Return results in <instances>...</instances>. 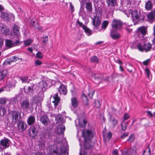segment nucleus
<instances>
[{"instance_id": "1", "label": "nucleus", "mask_w": 155, "mask_h": 155, "mask_svg": "<svg viewBox=\"0 0 155 155\" xmlns=\"http://www.w3.org/2000/svg\"><path fill=\"white\" fill-rule=\"evenodd\" d=\"M82 134L84 139V147L87 149L92 147L91 145V139L93 137V132L92 131L87 129L82 131Z\"/></svg>"}, {"instance_id": "2", "label": "nucleus", "mask_w": 155, "mask_h": 155, "mask_svg": "<svg viewBox=\"0 0 155 155\" xmlns=\"http://www.w3.org/2000/svg\"><path fill=\"white\" fill-rule=\"evenodd\" d=\"M21 113L18 111H12L9 115V118L13 124H15L18 120V116L21 117Z\"/></svg>"}, {"instance_id": "3", "label": "nucleus", "mask_w": 155, "mask_h": 155, "mask_svg": "<svg viewBox=\"0 0 155 155\" xmlns=\"http://www.w3.org/2000/svg\"><path fill=\"white\" fill-rule=\"evenodd\" d=\"M10 144V140L8 138L4 137L0 141V149H5L9 147Z\"/></svg>"}, {"instance_id": "4", "label": "nucleus", "mask_w": 155, "mask_h": 155, "mask_svg": "<svg viewBox=\"0 0 155 155\" xmlns=\"http://www.w3.org/2000/svg\"><path fill=\"white\" fill-rule=\"evenodd\" d=\"M37 87V86L36 84L33 83L30 84L27 89L26 92V94L30 95H32L34 92H36L38 91Z\"/></svg>"}, {"instance_id": "5", "label": "nucleus", "mask_w": 155, "mask_h": 155, "mask_svg": "<svg viewBox=\"0 0 155 155\" xmlns=\"http://www.w3.org/2000/svg\"><path fill=\"white\" fill-rule=\"evenodd\" d=\"M131 16L133 21L134 23H137L141 17L140 12L139 11L135 10L131 12Z\"/></svg>"}, {"instance_id": "6", "label": "nucleus", "mask_w": 155, "mask_h": 155, "mask_svg": "<svg viewBox=\"0 0 155 155\" xmlns=\"http://www.w3.org/2000/svg\"><path fill=\"white\" fill-rule=\"evenodd\" d=\"M111 25L113 29L115 30L120 29L123 25L122 22L120 20L117 19L113 20Z\"/></svg>"}, {"instance_id": "7", "label": "nucleus", "mask_w": 155, "mask_h": 155, "mask_svg": "<svg viewBox=\"0 0 155 155\" xmlns=\"http://www.w3.org/2000/svg\"><path fill=\"white\" fill-rule=\"evenodd\" d=\"M137 47L138 49L141 51H145L147 52L150 51L151 48V45L149 43L144 44L142 46L140 44L137 45Z\"/></svg>"}, {"instance_id": "8", "label": "nucleus", "mask_w": 155, "mask_h": 155, "mask_svg": "<svg viewBox=\"0 0 155 155\" xmlns=\"http://www.w3.org/2000/svg\"><path fill=\"white\" fill-rule=\"evenodd\" d=\"M20 44L18 40L15 41H13L9 39H7L5 41V44L6 47L8 48H10L17 46Z\"/></svg>"}, {"instance_id": "9", "label": "nucleus", "mask_w": 155, "mask_h": 155, "mask_svg": "<svg viewBox=\"0 0 155 155\" xmlns=\"http://www.w3.org/2000/svg\"><path fill=\"white\" fill-rule=\"evenodd\" d=\"M92 19L93 25L95 27H97L100 26L101 23V20L97 15H94V18H92Z\"/></svg>"}, {"instance_id": "10", "label": "nucleus", "mask_w": 155, "mask_h": 155, "mask_svg": "<svg viewBox=\"0 0 155 155\" xmlns=\"http://www.w3.org/2000/svg\"><path fill=\"white\" fill-rule=\"evenodd\" d=\"M40 121L41 123L45 126L48 125L50 122L48 116L46 115H44L41 116Z\"/></svg>"}, {"instance_id": "11", "label": "nucleus", "mask_w": 155, "mask_h": 155, "mask_svg": "<svg viewBox=\"0 0 155 155\" xmlns=\"http://www.w3.org/2000/svg\"><path fill=\"white\" fill-rule=\"evenodd\" d=\"M94 82L97 85H99L101 80L103 79V75L99 74H94Z\"/></svg>"}, {"instance_id": "12", "label": "nucleus", "mask_w": 155, "mask_h": 155, "mask_svg": "<svg viewBox=\"0 0 155 155\" xmlns=\"http://www.w3.org/2000/svg\"><path fill=\"white\" fill-rule=\"evenodd\" d=\"M33 99V103L37 105L41 104V102L43 100L42 98L38 94L35 96Z\"/></svg>"}, {"instance_id": "13", "label": "nucleus", "mask_w": 155, "mask_h": 155, "mask_svg": "<svg viewBox=\"0 0 155 155\" xmlns=\"http://www.w3.org/2000/svg\"><path fill=\"white\" fill-rule=\"evenodd\" d=\"M17 126L18 129L22 131L25 130L27 128L26 124L23 121L21 120L18 121Z\"/></svg>"}, {"instance_id": "14", "label": "nucleus", "mask_w": 155, "mask_h": 155, "mask_svg": "<svg viewBox=\"0 0 155 155\" xmlns=\"http://www.w3.org/2000/svg\"><path fill=\"white\" fill-rule=\"evenodd\" d=\"M109 123L110 127L114 128L117 124L118 121L115 117H110L109 119Z\"/></svg>"}, {"instance_id": "15", "label": "nucleus", "mask_w": 155, "mask_h": 155, "mask_svg": "<svg viewBox=\"0 0 155 155\" xmlns=\"http://www.w3.org/2000/svg\"><path fill=\"white\" fill-rule=\"evenodd\" d=\"M55 120L56 121V124H63L64 123L62 115L60 114L56 115Z\"/></svg>"}, {"instance_id": "16", "label": "nucleus", "mask_w": 155, "mask_h": 155, "mask_svg": "<svg viewBox=\"0 0 155 155\" xmlns=\"http://www.w3.org/2000/svg\"><path fill=\"white\" fill-rule=\"evenodd\" d=\"M60 94L65 95L67 94V87L64 85L60 86L58 90Z\"/></svg>"}, {"instance_id": "17", "label": "nucleus", "mask_w": 155, "mask_h": 155, "mask_svg": "<svg viewBox=\"0 0 155 155\" xmlns=\"http://www.w3.org/2000/svg\"><path fill=\"white\" fill-rule=\"evenodd\" d=\"M9 74L8 71L7 69L3 70L0 73V81L6 78Z\"/></svg>"}, {"instance_id": "18", "label": "nucleus", "mask_w": 155, "mask_h": 155, "mask_svg": "<svg viewBox=\"0 0 155 155\" xmlns=\"http://www.w3.org/2000/svg\"><path fill=\"white\" fill-rule=\"evenodd\" d=\"M58 96V94L56 93L54 95L53 97L54 100L52 101V102L54 103L55 107H56L58 105L60 100L59 97Z\"/></svg>"}, {"instance_id": "19", "label": "nucleus", "mask_w": 155, "mask_h": 155, "mask_svg": "<svg viewBox=\"0 0 155 155\" xmlns=\"http://www.w3.org/2000/svg\"><path fill=\"white\" fill-rule=\"evenodd\" d=\"M35 126H32L30 128V130L29 134L30 136L34 138L37 135V132L35 131Z\"/></svg>"}, {"instance_id": "20", "label": "nucleus", "mask_w": 155, "mask_h": 155, "mask_svg": "<svg viewBox=\"0 0 155 155\" xmlns=\"http://www.w3.org/2000/svg\"><path fill=\"white\" fill-rule=\"evenodd\" d=\"M35 116L31 115L29 116L28 119L27 123L29 125H31L35 122Z\"/></svg>"}, {"instance_id": "21", "label": "nucleus", "mask_w": 155, "mask_h": 155, "mask_svg": "<svg viewBox=\"0 0 155 155\" xmlns=\"http://www.w3.org/2000/svg\"><path fill=\"white\" fill-rule=\"evenodd\" d=\"M147 18L151 21H154L155 19V9L150 12L147 15Z\"/></svg>"}, {"instance_id": "22", "label": "nucleus", "mask_w": 155, "mask_h": 155, "mask_svg": "<svg viewBox=\"0 0 155 155\" xmlns=\"http://www.w3.org/2000/svg\"><path fill=\"white\" fill-rule=\"evenodd\" d=\"M29 106V102L27 100L23 101L21 104V107L23 109H28Z\"/></svg>"}, {"instance_id": "23", "label": "nucleus", "mask_w": 155, "mask_h": 155, "mask_svg": "<svg viewBox=\"0 0 155 155\" xmlns=\"http://www.w3.org/2000/svg\"><path fill=\"white\" fill-rule=\"evenodd\" d=\"M106 3L108 6H115L117 5V0H106Z\"/></svg>"}, {"instance_id": "24", "label": "nucleus", "mask_w": 155, "mask_h": 155, "mask_svg": "<svg viewBox=\"0 0 155 155\" xmlns=\"http://www.w3.org/2000/svg\"><path fill=\"white\" fill-rule=\"evenodd\" d=\"M65 130V126L62 124H61L58 125L57 131L59 134H63Z\"/></svg>"}, {"instance_id": "25", "label": "nucleus", "mask_w": 155, "mask_h": 155, "mask_svg": "<svg viewBox=\"0 0 155 155\" xmlns=\"http://www.w3.org/2000/svg\"><path fill=\"white\" fill-rule=\"evenodd\" d=\"M153 7V4L151 1H148L145 4V8L147 11L151 10Z\"/></svg>"}, {"instance_id": "26", "label": "nucleus", "mask_w": 155, "mask_h": 155, "mask_svg": "<svg viewBox=\"0 0 155 155\" xmlns=\"http://www.w3.org/2000/svg\"><path fill=\"white\" fill-rule=\"evenodd\" d=\"M46 86L47 84L45 81H42L38 84V87H37V89H38V90H39V88L41 90H42Z\"/></svg>"}, {"instance_id": "27", "label": "nucleus", "mask_w": 155, "mask_h": 155, "mask_svg": "<svg viewBox=\"0 0 155 155\" xmlns=\"http://www.w3.org/2000/svg\"><path fill=\"white\" fill-rule=\"evenodd\" d=\"M137 32L138 33H140L142 34L143 36L146 33V29L143 26L140 27L137 29Z\"/></svg>"}, {"instance_id": "28", "label": "nucleus", "mask_w": 155, "mask_h": 155, "mask_svg": "<svg viewBox=\"0 0 155 155\" xmlns=\"http://www.w3.org/2000/svg\"><path fill=\"white\" fill-rule=\"evenodd\" d=\"M1 16L5 20L8 21L10 18V15L8 14L5 13V12H2Z\"/></svg>"}, {"instance_id": "29", "label": "nucleus", "mask_w": 155, "mask_h": 155, "mask_svg": "<svg viewBox=\"0 0 155 155\" xmlns=\"http://www.w3.org/2000/svg\"><path fill=\"white\" fill-rule=\"evenodd\" d=\"M19 27L17 25H15L13 28V31L15 35H18L19 34Z\"/></svg>"}, {"instance_id": "30", "label": "nucleus", "mask_w": 155, "mask_h": 155, "mask_svg": "<svg viewBox=\"0 0 155 155\" xmlns=\"http://www.w3.org/2000/svg\"><path fill=\"white\" fill-rule=\"evenodd\" d=\"M71 102L72 105L74 107H76L77 106L78 101L76 97H72L71 99Z\"/></svg>"}, {"instance_id": "31", "label": "nucleus", "mask_w": 155, "mask_h": 155, "mask_svg": "<svg viewBox=\"0 0 155 155\" xmlns=\"http://www.w3.org/2000/svg\"><path fill=\"white\" fill-rule=\"evenodd\" d=\"M6 113V110L3 106L0 105V117L4 116Z\"/></svg>"}, {"instance_id": "32", "label": "nucleus", "mask_w": 155, "mask_h": 155, "mask_svg": "<svg viewBox=\"0 0 155 155\" xmlns=\"http://www.w3.org/2000/svg\"><path fill=\"white\" fill-rule=\"evenodd\" d=\"M110 35L113 38L115 39H117L120 37V35L119 34L115 33L112 30L111 31Z\"/></svg>"}, {"instance_id": "33", "label": "nucleus", "mask_w": 155, "mask_h": 155, "mask_svg": "<svg viewBox=\"0 0 155 155\" xmlns=\"http://www.w3.org/2000/svg\"><path fill=\"white\" fill-rule=\"evenodd\" d=\"M125 154L126 155H137L136 151L133 149H130L129 151L125 152Z\"/></svg>"}, {"instance_id": "34", "label": "nucleus", "mask_w": 155, "mask_h": 155, "mask_svg": "<svg viewBox=\"0 0 155 155\" xmlns=\"http://www.w3.org/2000/svg\"><path fill=\"white\" fill-rule=\"evenodd\" d=\"M41 40L43 44L45 45H46L48 41V36L45 35V36L42 37L41 38Z\"/></svg>"}, {"instance_id": "35", "label": "nucleus", "mask_w": 155, "mask_h": 155, "mask_svg": "<svg viewBox=\"0 0 155 155\" xmlns=\"http://www.w3.org/2000/svg\"><path fill=\"white\" fill-rule=\"evenodd\" d=\"M85 7L87 10L91 12L92 11V5L91 3L88 2L86 3Z\"/></svg>"}, {"instance_id": "36", "label": "nucleus", "mask_w": 155, "mask_h": 155, "mask_svg": "<svg viewBox=\"0 0 155 155\" xmlns=\"http://www.w3.org/2000/svg\"><path fill=\"white\" fill-rule=\"evenodd\" d=\"M8 100L5 97H2L0 98V104L2 105L5 104L6 103L8 102Z\"/></svg>"}, {"instance_id": "37", "label": "nucleus", "mask_w": 155, "mask_h": 155, "mask_svg": "<svg viewBox=\"0 0 155 155\" xmlns=\"http://www.w3.org/2000/svg\"><path fill=\"white\" fill-rule=\"evenodd\" d=\"M150 150L149 147H147L145 149L143 153V155H150Z\"/></svg>"}, {"instance_id": "38", "label": "nucleus", "mask_w": 155, "mask_h": 155, "mask_svg": "<svg viewBox=\"0 0 155 155\" xmlns=\"http://www.w3.org/2000/svg\"><path fill=\"white\" fill-rule=\"evenodd\" d=\"M83 29L87 35L89 36L92 34V31L86 26H84V28Z\"/></svg>"}, {"instance_id": "39", "label": "nucleus", "mask_w": 155, "mask_h": 155, "mask_svg": "<svg viewBox=\"0 0 155 155\" xmlns=\"http://www.w3.org/2000/svg\"><path fill=\"white\" fill-rule=\"evenodd\" d=\"M35 23V22L34 21H31V24L35 28L38 29L39 30H41L42 29L41 27H40L39 24L38 23H37L36 24H34Z\"/></svg>"}, {"instance_id": "40", "label": "nucleus", "mask_w": 155, "mask_h": 155, "mask_svg": "<svg viewBox=\"0 0 155 155\" xmlns=\"http://www.w3.org/2000/svg\"><path fill=\"white\" fill-rule=\"evenodd\" d=\"M109 22L107 21H103L101 25V28L102 29H105L108 25Z\"/></svg>"}, {"instance_id": "41", "label": "nucleus", "mask_w": 155, "mask_h": 155, "mask_svg": "<svg viewBox=\"0 0 155 155\" xmlns=\"http://www.w3.org/2000/svg\"><path fill=\"white\" fill-rule=\"evenodd\" d=\"M82 99L84 104L85 105H87V104L88 99L86 95L84 94H83Z\"/></svg>"}, {"instance_id": "42", "label": "nucleus", "mask_w": 155, "mask_h": 155, "mask_svg": "<svg viewBox=\"0 0 155 155\" xmlns=\"http://www.w3.org/2000/svg\"><path fill=\"white\" fill-rule=\"evenodd\" d=\"M9 29L7 28L6 27L4 28L3 29L0 31L1 33L3 34L6 35L8 34V33L9 31Z\"/></svg>"}, {"instance_id": "43", "label": "nucleus", "mask_w": 155, "mask_h": 155, "mask_svg": "<svg viewBox=\"0 0 155 155\" xmlns=\"http://www.w3.org/2000/svg\"><path fill=\"white\" fill-rule=\"evenodd\" d=\"M90 61L91 62H95L98 63L99 60L97 57L95 56H92L90 60Z\"/></svg>"}, {"instance_id": "44", "label": "nucleus", "mask_w": 155, "mask_h": 155, "mask_svg": "<svg viewBox=\"0 0 155 155\" xmlns=\"http://www.w3.org/2000/svg\"><path fill=\"white\" fill-rule=\"evenodd\" d=\"M145 73L147 74V77L150 80V72L148 69L146 68L145 69Z\"/></svg>"}, {"instance_id": "45", "label": "nucleus", "mask_w": 155, "mask_h": 155, "mask_svg": "<svg viewBox=\"0 0 155 155\" xmlns=\"http://www.w3.org/2000/svg\"><path fill=\"white\" fill-rule=\"evenodd\" d=\"M19 59V58L15 56H12L10 58V60L12 62H16Z\"/></svg>"}, {"instance_id": "46", "label": "nucleus", "mask_w": 155, "mask_h": 155, "mask_svg": "<svg viewBox=\"0 0 155 155\" xmlns=\"http://www.w3.org/2000/svg\"><path fill=\"white\" fill-rule=\"evenodd\" d=\"M32 42L31 39H28L27 40L24 41V44L25 45L27 46L30 45L31 43Z\"/></svg>"}, {"instance_id": "47", "label": "nucleus", "mask_w": 155, "mask_h": 155, "mask_svg": "<svg viewBox=\"0 0 155 155\" xmlns=\"http://www.w3.org/2000/svg\"><path fill=\"white\" fill-rule=\"evenodd\" d=\"M87 123L85 119H84L83 120V123H81L80 121H79V124L81 127H83L85 126Z\"/></svg>"}, {"instance_id": "48", "label": "nucleus", "mask_w": 155, "mask_h": 155, "mask_svg": "<svg viewBox=\"0 0 155 155\" xmlns=\"http://www.w3.org/2000/svg\"><path fill=\"white\" fill-rule=\"evenodd\" d=\"M127 125L126 123H122L121 124L122 130H125L127 129Z\"/></svg>"}, {"instance_id": "49", "label": "nucleus", "mask_w": 155, "mask_h": 155, "mask_svg": "<svg viewBox=\"0 0 155 155\" xmlns=\"http://www.w3.org/2000/svg\"><path fill=\"white\" fill-rule=\"evenodd\" d=\"M131 12H132V11L130 9H128L124 11V12L127 15V17H129L130 13L131 14Z\"/></svg>"}, {"instance_id": "50", "label": "nucleus", "mask_w": 155, "mask_h": 155, "mask_svg": "<svg viewBox=\"0 0 155 155\" xmlns=\"http://www.w3.org/2000/svg\"><path fill=\"white\" fill-rule=\"evenodd\" d=\"M134 135H131L129 137L128 139V141H129L130 142H133L134 140Z\"/></svg>"}, {"instance_id": "51", "label": "nucleus", "mask_w": 155, "mask_h": 155, "mask_svg": "<svg viewBox=\"0 0 155 155\" xmlns=\"http://www.w3.org/2000/svg\"><path fill=\"white\" fill-rule=\"evenodd\" d=\"M36 56L37 58L40 59L42 58H43V54L42 53L40 52H38L36 54Z\"/></svg>"}, {"instance_id": "52", "label": "nucleus", "mask_w": 155, "mask_h": 155, "mask_svg": "<svg viewBox=\"0 0 155 155\" xmlns=\"http://www.w3.org/2000/svg\"><path fill=\"white\" fill-rule=\"evenodd\" d=\"M77 23L78 24L80 27H82L83 29L84 28V26H85V25H83L82 23L80 22L78 20L77 21Z\"/></svg>"}, {"instance_id": "53", "label": "nucleus", "mask_w": 155, "mask_h": 155, "mask_svg": "<svg viewBox=\"0 0 155 155\" xmlns=\"http://www.w3.org/2000/svg\"><path fill=\"white\" fill-rule=\"evenodd\" d=\"M95 107L97 108H99L100 107L101 104L99 101H95Z\"/></svg>"}, {"instance_id": "54", "label": "nucleus", "mask_w": 155, "mask_h": 155, "mask_svg": "<svg viewBox=\"0 0 155 155\" xmlns=\"http://www.w3.org/2000/svg\"><path fill=\"white\" fill-rule=\"evenodd\" d=\"M128 133L127 132L124 133L121 135V138L122 139L124 138L125 137L128 136Z\"/></svg>"}, {"instance_id": "55", "label": "nucleus", "mask_w": 155, "mask_h": 155, "mask_svg": "<svg viewBox=\"0 0 155 155\" xmlns=\"http://www.w3.org/2000/svg\"><path fill=\"white\" fill-rule=\"evenodd\" d=\"M41 64V62L39 60H37L35 61V64L36 65H40Z\"/></svg>"}, {"instance_id": "56", "label": "nucleus", "mask_w": 155, "mask_h": 155, "mask_svg": "<svg viewBox=\"0 0 155 155\" xmlns=\"http://www.w3.org/2000/svg\"><path fill=\"white\" fill-rule=\"evenodd\" d=\"M94 91H90L89 93L88 94V95L91 98H92V97H93V96L94 94Z\"/></svg>"}, {"instance_id": "57", "label": "nucleus", "mask_w": 155, "mask_h": 155, "mask_svg": "<svg viewBox=\"0 0 155 155\" xmlns=\"http://www.w3.org/2000/svg\"><path fill=\"white\" fill-rule=\"evenodd\" d=\"M4 42L3 39L0 37V48H1L3 45Z\"/></svg>"}, {"instance_id": "58", "label": "nucleus", "mask_w": 155, "mask_h": 155, "mask_svg": "<svg viewBox=\"0 0 155 155\" xmlns=\"http://www.w3.org/2000/svg\"><path fill=\"white\" fill-rule=\"evenodd\" d=\"M6 26L5 25L2 23H0V31H1Z\"/></svg>"}, {"instance_id": "59", "label": "nucleus", "mask_w": 155, "mask_h": 155, "mask_svg": "<svg viewBox=\"0 0 155 155\" xmlns=\"http://www.w3.org/2000/svg\"><path fill=\"white\" fill-rule=\"evenodd\" d=\"M70 8H71V12H74V7L73 6V5L72 4L71 2H70Z\"/></svg>"}, {"instance_id": "60", "label": "nucleus", "mask_w": 155, "mask_h": 155, "mask_svg": "<svg viewBox=\"0 0 155 155\" xmlns=\"http://www.w3.org/2000/svg\"><path fill=\"white\" fill-rule=\"evenodd\" d=\"M129 117V115L127 113L124 114V118L125 120H127Z\"/></svg>"}, {"instance_id": "61", "label": "nucleus", "mask_w": 155, "mask_h": 155, "mask_svg": "<svg viewBox=\"0 0 155 155\" xmlns=\"http://www.w3.org/2000/svg\"><path fill=\"white\" fill-rule=\"evenodd\" d=\"M147 115L149 116L150 117H152L153 116V114L151 112L149 111H147Z\"/></svg>"}, {"instance_id": "62", "label": "nucleus", "mask_w": 155, "mask_h": 155, "mask_svg": "<svg viewBox=\"0 0 155 155\" xmlns=\"http://www.w3.org/2000/svg\"><path fill=\"white\" fill-rule=\"evenodd\" d=\"M112 136V134L110 132H109L107 133V137L109 138V140H110L111 137Z\"/></svg>"}, {"instance_id": "63", "label": "nucleus", "mask_w": 155, "mask_h": 155, "mask_svg": "<svg viewBox=\"0 0 155 155\" xmlns=\"http://www.w3.org/2000/svg\"><path fill=\"white\" fill-rule=\"evenodd\" d=\"M149 62V59H147V60L144 61L143 62V64L145 65H147Z\"/></svg>"}, {"instance_id": "64", "label": "nucleus", "mask_w": 155, "mask_h": 155, "mask_svg": "<svg viewBox=\"0 0 155 155\" xmlns=\"http://www.w3.org/2000/svg\"><path fill=\"white\" fill-rule=\"evenodd\" d=\"M112 153L114 155H118V151L117 150H114L113 153Z\"/></svg>"}]
</instances>
